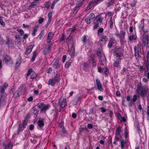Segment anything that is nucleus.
Segmentation results:
<instances>
[{"mask_svg": "<svg viewBox=\"0 0 149 149\" xmlns=\"http://www.w3.org/2000/svg\"><path fill=\"white\" fill-rule=\"evenodd\" d=\"M142 34H143V37L142 38L141 45L143 47H144L148 43L149 35L148 34V31L147 30H143V33Z\"/></svg>", "mask_w": 149, "mask_h": 149, "instance_id": "f257e3e1", "label": "nucleus"}, {"mask_svg": "<svg viewBox=\"0 0 149 149\" xmlns=\"http://www.w3.org/2000/svg\"><path fill=\"white\" fill-rule=\"evenodd\" d=\"M102 21V19L101 16L100 15L96 16L95 19L94 20V22L95 23L94 26V29H96L99 26V24L101 23Z\"/></svg>", "mask_w": 149, "mask_h": 149, "instance_id": "f03ea898", "label": "nucleus"}, {"mask_svg": "<svg viewBox=\"0 0 149 149\" xmlns=\"http://www.w3.org/2000/svg\"><path fill=\"white\" fill-rule=\"evenodd\" d=\"M3 60L8 65H12L13 63V60L11 59L10 56L7 55L5 56Z\"/></svg>", "mask_w": 149, "mask_h": 149, "instance_id": "7ed1b4c3", "label": "nucleus"}, {"mask_svg": "<svg viewBox=\"0 0 149 149\" xmlns=\"http://www.w3.org/2000/svg\"><path fill=\"white\" fill-rule=\"evenodd\" d=\"M98 56L100 57V61L101 65H104L106 63V59L104 56H102V53L101 52H97Z\"/></svg>", "mask_w": 149, "mask_h": 149, "instance_id": "20e7f679", "label": "nucleus"}, {"mask_svg": "<svg viewBox=\"0 0 149 149\" xmlns=\"http://www.w3.org/2000/svg\"><path fill=\"white\" fill-rule=\"evenodd\" d=\"M27 77L29 75H30L31 78L32 79L35 78L37 76L36 73L34 72L33 71L32 69H30L26 74Z\"/></svg>", "mask_w": 149, "mask_h": 149, "instance_id": "39448f33", "label": "nucleus"}, {"mask_svg": "<svg viewBox=\"0 0 149 149\" xmlns=\"http://www.w3.org/2000/svg\"><path fill=\"white\" fill-rule=\"evenodd\" d=\"M103 0H95L92 2H90L88 6L89 9L91 8L94 5H96Z\"/></svg>", "mask_w": 149, "mask_h": 149, "instance_id": "423d86ee", "label": "nucleus"}, {"mask_svg": "<svg viewBox=\"0 0 149 149\" xmlns=\"http://www.w3.org/2000/svg\"><path fill=\"white\" fill-rule=\"evenodd\" d=\"M96 86L98 90L100 91H102L103 89L100 81L98 78H97L96 79Z\"/></svg>", "mask_w": 149, "mask_h": 149, "instance_id": "0eeeda50", "label": "nucleus"}, {"mask_svg": "<svg viewBox=\"0 0 149 149\" xmlns=\"http://www.w3.org/2000/svg\"><path fill=\"white\" fill-rule=\"evenodd\" d=\"M107 39V38L106 36H103L100 40L99 43L101 46H102L105 43Z\"/></svg>", "mask_w": 149, "mask_h": 149, "instance_id": "6e6552de", "label": "nucleus"}, {"mask_svg": "<svg viewBox=\"0 0 149 149\" xmlns=\"http://www.w3.org/2000/svg\"><path fill=\"white\" fill-rule=\"evenodd\" d=\"M149 92V89H146L142 88L140 91V94L142 97H145L147 93Z\"/></svg>", "mask_w": 149, "mask_h": 149, "instance_id": "1a4fd4ad", "label": "nucleus"}, {"mask_svg": "<svg viewBox=\"0 0 149 149\" xmlns=\"http://www.w3.org/2000/svg\"><path fill=\"white\" fill-rule=\"evenodd\" d=\"M34 46V45L33 44L31 45H29L26 49L25 52V54L27 55H28L29 54L31 53L32 50V49Z\"/></svg>", "mask_w": 149, "mask_h": 149, "instance_id": "9d476101", "label": "nucleus"}, {"mask_svg": "<svg viewBox=\"0 0 149 149\" xmlns=\"http://www.w3.org/2000/svg\"><path fill=\"white\" fill-rule=\"evenodd\" d=\"M53 35L54 33L53 32H50L48 33L47 38V42L48 43L51 42Z\"/></svg>", "mask_w": 149, "mask_h": 149, "instance_id": "9b49d317", "label": "nucleus"}, {"mask_svg": "<svg viewBox=\"0 0 149 149\" xmlns=\"http://www.w3.org/2000/svg\"><path fill=\"white\" fill-rule=\"evenodd\" d=\"M125 33L123 31H121V34L119 37L120 39V42L123 43L125 42Z\"/></svg>", "mask_w": 149, "mask_h": 149, "instance_id": "f8f14e48", "label": "nucleus"}, {"mask_svg": "<svg viewBox=\"0 0 149 149\" xmlns=\"http://www.w3.org/2000/svg\"><path fill=\"white\" fill-rule=\"evenodd\" d=\"M144 20L143 19L141 22V23L139 24V29L141 30V33H143V30H143V28L144 26Z\"/></svg>", "mask_w": 149, "mask_h": 149, "instance_id": "ddd939ff", "label": "nucleus"}, {"mask_svg": "<svg viewBox=\"0 0 149 149\" xmlns=\"http://www.w3.org/2000/svg\"><path fill=\"white\" fill-rule=\"evenodd\" d=\"M43 119L39 120L38 122V125L39 127L41 128L44 125V123L43 122Z\"/></svg>", "mask_w": 149, "mask_h": 149, "instance_id": "4468645a", "label": "nucleus"}, {"mask_svg": "<svg viewBox=\"0 0 149 149\" xmlns=\"http://www.w3.org/2000/svg\"><path fill=\"white\" fill-rule=\"evenodd\" d=\"M69 54L72 57L74 56V47L72 46L69 52Z\"/></svg>", "mask_w": 149, "mask_h": 149, "instance_id": "2eb2a0df", "label": "nucleus"}, {"mask_svg": "<svg viewBox=\"0 0 149 149\" xmlns=\"http://www.w3.org/2000/svg\"><path fill=\"white\" fill-rule=\"evenodd\" d=\"M38 26H35L33 28V31L32 33V35L35 36L36 35V33L37 31Z\"/></svg>", "mask_w": 149, "mask_h": 149, "instance_id": "dca6fc26", "label": "nucleus"}, {"mask_svg": "<svg viewBox=\"0 0 149 149\" xmlns=\"http://www.w3.org/2000/svg\"><path fill=\"white\" fill-rule=\"evenodd\" d=\"M136 38L137 36L135 34L132 35L131 34L130 36L129 37V40L131 42H132L134 40L136 39Z\"/></svg>", "mask_w": 149, "mask_h": 149, "instance_id": "f3484780", "label": "nucleus"}, {"mask_svg": "<svg viewBox=\"0 0 149 149\" xmlns=\"http://www.w3.org/2000/svg\"><path fill=\"white\" fill-rule=\"evenodd\" d=\"M114 23L115 19H113L111 17L109 23V25L110 28H112L113 27V24Z\"/></svg>", "mask_w": 149, "mask_h": 149, "instance_id": "a211bd4d", "label": "nucleus"}, {"mask_svg": "<svg viewBox=\"0 0 149 149\" xmlns=\"http://www.w3.org/2000/svg\"><path fill=\"white\" fill-rule=\"evenodd\" d=\"M67 104L66 100L65 99H64L63 101L60 104V108L63 109L64 108Z\"/></svg>", "mask_w": 149, "mask_h": 149, "instance_id": "6ab92c4d", "label": "nucleus"}, {"mask_svg": "<svg viewBox=\"0 0 149 149\" xmlns=\"http://www.w3.org/2000/svg\"><path fill=\"white\" fill-rule=\"evenodd\" d=\"M49 105H45L44 104L42 108L40 109V111L41 112L46 111L49 109Z\"/></svg>", "mask_w": 149, "mask_h": 149, "instance_id": "aec40b11", "label": "nucleus"}, {"mask_svg": "<svg viewBox=\"0 0 149 149\" xmlns=\"http://www.w3.org/2000/svg\"><path fill=\"white\" fill-rule=\"evenodd\" d=\"M121 59L115 61L114 63L113 66L114 67H118L119 66L120 64V61Z\"/></svg>", "mask_w": 149, "mask_h": 149, "instance_id": "412c9836", "label": "nucleus"}, {"mask_svg": "<svg viewBox=\"0 0 149 149\" xmlns=\"http://www.w3.org/2000/svg\"><path fill=\"white\" fill-rule=\"evenodd\" d=\"M115 40L113 38H111L108 45V47L109 48L111 47L113 44L114 43Z\"/></svg>", "mask_w": 149, "mask_h": 149, "instance_id": "4be33fe9", "label": "nucleus"}, {"mask_svg": "<svg viewBox=\"0 0 149 149\" xmlns=\"http://www.w3.org/2000/svg\"><path fill=\"white\" fill-rule=\"evenodd\" d=\"M54 67L56 69H58L59 67L60 64L58 61L56 60L53 64Z\"/></svg>", "mask_w": 149, "mask_h": 149, "instance_id": "5701e85b", "label": "nucleus"}, {"mask_svg": "<svg viewBox=\"0 0 149 149\" xmlns=\"http://www.w3.org/2000/svg\"><path fill=\"white\" fill-rule=\"evenodd\" d=\"M55 80L54 81L53 79H50L48 81V85L54 86L56 84Z\"/></svg>", "mask_w": 149, "mask_h": 149, "instance_id": "b1692460", "label": "nucleus"}, {"mask_svg": "<svg viewBox=\"0 0 149 149\" xmlns=\"http://www.w3.org/2000/svg\"><path fill=\"white\" fill-rule=\"evenodd\" d=\"M37 51H35L33 52V56H32L31 59V61L32 62H33L34 61V60L35 59V58L37 56Z\"/></svg>", "mask_w": 149, "mask_h": 149, "instance_id": "393cba45", "label": "nucleus"}, {"mask_svg": "<svg viewBox=\"0 0 149 149\" xmlns=\"http://www.w3.org/2000/svg\"><path fill=\"white\" fill-rule=\"evenodd\" d=\"M24 129L22 125L21 124L19 125L18 128L17 133H19L22 132L23 130Z\"/></svg>", "mask_w": 149, "mask_h": 149, "instance_id": "a878e982", "label": "nucleus"}, {"mask_svg": "<svg viewBox=\"0 0 149 149\" xmlns=\"http://www.w3.org/2000/svg\"><path fill=\"white\" fill-rule=\"evenodd\" d=\"M118 116L119 119L120 120V121H123L124 122L126 121V119L124 117H122L121 116L120 114H118Z\"/></svg>", "mask_w": 149, "mask_h": 149, "instance_id": "bb28decb", "label": "nucleus"}, {"mask_svg": "<svg viewBox=\"0 0 149 149\" xmlns=\"http://www.w3.org/2000/svg\"><path fill=\"white\" fill-rule=\"evenodd\" d=\"M126 141L124 140H122L121 141V142H120L121 147L122 149L124 147L125 145L126 144Z\"/></svg>", "mask_w": 149, "mask_h": 149, "instance_id": "cd10ccee", "label": "nucleus"}, {"mask_svg": "<svg viewBox=\"0 0 149 149\" xmlns=\"http://www.w3.org/2000/svg\"><path fill=\"white\" fill-rule=\"evenodd\" d=\"M121 129L120 127H119L117 128L116 130V135H120V133L121 131Z\"/></svg>", "mask_w": 149, "mask_h": 149, "instance_id": "c85d7f7f", "label": "nucleus"}, {"mask_svg": "<svg viewBox=\"0 0 149 149\" xmlns=\"http://www.w3.org/2000/svg\"><path fill=\"white\" fill-rule=\"evenodd\" d=\"M6 44L8 46H10V44L12 45H13V44L10 42L9 38H8L7 39L6 41Z\"/></svg>", "mask_w": 149, "mask_h": 149, "instance_id": "c756f323", "label": "nucleus"}, {"mask_svg": "<svg viewBox=\"0 0 149 149\" xmlns=\"http://www.w3.org/2000/svg\"><path fill=\"white\" fill-rule=\"evenodd\" d=\"M53 79L54 80V81L55 80V82H56V81L59 82L60 81V79L59 78V77L58 75L56 74V75H55L54 77V78Z\"/></svg>", "mask_w": 149, "mask_h": 149, "instance_id": "7c9ffc66", "label": "nucleus"}, {"mask_svg": "<svg viewBox=\"0 0 149 149\" xmlns=\"http://www.w3.org/2000/svg\"><path fill=\"white\" fill-rule=\"evenodd\" d=\"M71 62L70 61L66 63L65 66V68H68L71 65Z\"/></svg>", "mask_w": 149, "mask_h": 149, "instance_id": "2f4dec72", "label": "nucleus"}, {"mask_svg": "<svg viewBox=\"0 0 149 149\" xmlns=\"http://www.w3.org/2000/svg\"><path fill=\"white\" fill-rule=\"evenodd\" d=\"M144 76L148 79H149V70L145 71L144 73Z\"/></svg>", "mask_w": 149, "mask_h": 149, "instance_id": "473e14b6", "label": "nucleus"}, {"mask_svg": "<svg viewBox=\"0 0 149 149\" xmlns=\"http://www.w3.org/2000/svg\"><path fill=\"white\" fill-rule=\"evenodd\" d=\"M114 54L115 56L117 57H119V58L123 56V54L121 53H117L115 52Z\"/></svg>", "mask_w": 149, "mask_h": 149, "instance_id": "72a5a7b5", "label": "nucleus"}, {"mask_svg": "<svg viewBox=\"0 0 149 149\" xmlns=\"http://www.w3.org/2000/svg\"><path fill=\"white\" fill-rule=\"evenodd\" d=\"M17 30L21 36H23L24 35V32L22 30L20 29H17Z\"/></svg>", "mask_w": 149, "mask_h": 149, "instance_id": "f704fd0d", "label": "nucleus"}, {"mask_svg": "<svg viewBox=\"0 0 149 149\" xmlns=\"http://www.w3.org/2000/svg\"><path fill=\"white\" fill-rule=\"evenodd\" d=\"M51 49V45H49L46 46L45 49V50L47 52H49L50 51Z\"/></svg>", "mask_w": 149, "mask_h": 149, "instance_id": "c9c22d12", "label": "nucleus"}, {"mask_svg": "<svg viewBox=\"0 0 149 149\" xmlns=\"http://www.w3.org/2000/svg\"><path fill=\"white\" fill-rule=\"evenodd\" d=\"M21 60L22 58L20 57H19L17 60V62L16 63V64H20L21 63Z\"/></svg>", "mask_w": 149, "mask_h": 149, "instance_id": "e433bc0d", "label": "nucleus"}, {"mask_svg": "<svg viewBox=\"0 0 149 149\" xmlns=\"http://www.w3.org/2000/svg\"><path fill=\"white\" fill-rule=\"evenodd\" d=\"M44 104L43 103H39L38 104V107L39 109H41Z\"/></svg>", "mask_w": 149, "mask_h": 149, "instance_id": "4c0bfd02", "label": "nucleus"}, {"mask_svg": "<svg viewBox=\"0 0 149 149\" xmlns=\"http://www.w3.org/2000/svg\"><path fill=\"white\" fill-rule=\"evenodd\" d=\"M44 19L43 18L40 17L38 21L39 24H41L42 22H44Z\"/></svg>", "mask_w": 149, "mask_h": 149, "instance_id": "58836bf2", "label": "nucleus"}, {"mask_svg": "<svg viewBox=\"0 0 149 149\" xmlns=\"http://www.w3.org/2000/svg\"><path fill=\"white\" fill-rule=\"evenodd\" d=\"M4 43V40L0 35V44H3Z\"/></svg>", "mask_w": 149, "mask_h": 149, "instance_id": "ea45409f", "label": "nucleus"}, {"mask_svg": "<svg viewBox=\"0 0 149 149\" xmlns=\"http://www.w3.org/2000/svg\"><path fill=\"white\" fill-rule=\"evenodd\" d=\"M27 124V123L26 121L25 120H24L23 123V124L22 125V127H23V128H24L26 127Z\"/></svg>", "mask_w": 149, "mask_h": 149, "instance_id": "a19ab883", "label": "nucleus"}, {"mask_svg": "<svg viewBox=\"0 0 149 149\" xmlns=\"http://www.w3.org/2000/svg\"><path fill=\"white\" fill-rule=\"evenodd\" d=\"M103 28H100V29L98 30V35L101 36V35L100 34V33H102L103 32Z\"/></svg>", "mask_w": 149, "mask_h": 149, "instance_id": "79ce46f5", "label": "nucleus"}, {"mask_svg": "<svg viewBox=\"0 0 149 149\" xmlns=\"http://www.w3.org/2000/svg\"><path fill=\"white\" fill-rule=\"evenodd\" d=\"M146 68L147 70H149V61L148 60L147 61L146 63Z\"/></svg>", "mask_w": 149, "mask_h": 149, "instance_id": "37998d69", "label": "nucleus"}, {"mask_svg": "<svg viewBox=\"0 0 149 149\" xmlns=\"http://www.w3.org/2000/svg\"><path fill=\"white\" fill-rule=\"evenodd\" d=\"M0 24L3 26L5 25V23L3 21L2 18L0 17Z\"/></svg>", "mask_w": 149, "mask_h": 149, "instance_id": "c03bdc74", "label": "nucleus"}, {"mask_svg": "<svg viewBox=\"0 0 149 149\" xmlns=\"http://www.w3.org/2000/svg\"><path fill=\"white\" fill-rule=\"evenodd\" d=\"M39 36L40 39H43L44 38V34L43 33H41L40 34Z\"/></svg>", "mask_w": 149, "mask_h": 149, "instance_id": "a18cd8bd", "label": "nucleus"}, {"mask_svg": "<svg viewBox=\"0 0 149 149\" xmlns=\"http://www.w3.org/2000/svg\"><path fill=\"white\" fill-rule=\"evenodd\" d=\"M113 13L111 12L107 13L106 14V16H108L109 17H111L112 16Z\"/></svg>", "mask_w": 149, "mask_h": 149, "instance_id": "49530a36", "label": "nucleus"}, {"mask_svg": "<svg viewBox=\"0 0 149 149\" xmlns=\"http://www.w3.org/2000/svg\"><path fill=\"white\" fill-rule=\"evenodd\" d=\"M36 5V3L35 2H31L30 5V7L33 8Z\"/></svg>", "mask_w": 149, "mask_h": 149, "instance_id": "de8ad7c7", "label": "nucleus"}, {"mask_svg": "<svg viewBox=\"0 0 149 149\" xmlns=\"http://www.w3.org/2000/svg\"><path fill=\"white\" fill-rule=\"evenodd\" d=\"M8 149H12L13 144L11 143H9L8 145Z\"/></svg>", "mask_w": 149, "mask_h": 149, "instance_id": "09e8293b", "label": "nucleus"}, {"mask_svg": "<svg viewBox=\"0 0 149 149\" xmlns=\"http://www.w3.org/2000/svg\"><path fill=\"white\" fill-rule=\"evenodd\" d=\"M147 115L148 118H149V106L147 107Z\"/></svg>", "mask_w": 149, "mask_h": 149, "instance_id": "8fccbe9b", "label": "nucleus"}, {"mask_svg": "<svg viewBox=\"0 0 149 149\" xmlns=\"http://www.w3.org/2000/svg\"><path fill=\"white\" fill-rule=\"evenodd\" d=\"M50 5V3L49 2H47L45 4V7L47 8H49Z\"/></svg>", "mask_w": 149, "mask_h": 149, "instance_id": "3c124183", "label": "nucleus"}, {"mask_svg": "<svg viewBox=\"0 0 149 149\" xmlns=\"http://www.w3.org/2000/svg\"><path fill=\"white\" fill-rule=\"evenodd\" d=\"M149 79H148V78H146L145 77H144L143 78V82L145 83H147L148 82V80Z\"/></svg>", "mask_w": 149, "mask_h": 149, "instance_id": "603ef678", "label": "nucleus"}, {"mask_svg": "<svg viewBox=\"0 0 149 149\" xmlns=\"http://www.w3.org/2000/svg\"><path fill=\"white\" fill-rule=\"evenodd\" d=\"M137 99V96L136 95H134L133 96V101L134 102H135L136 101Z\"/></svg>", "mask_w": 149, "mask_h": 149, "instance_id": "864d4df0", "label": "nucleus"}, {"mask_svg": "<svg viewBox=\"0 0 149 149\" xmlns=\"http://www.w3.org/2000/svg\"><path fill=\"white\" fill-rule=\"evenodd\" d=\"M5 89H4V88H2L1 86H0V92L1 93H3L5 91Z\"/></svg>", "mask_w": 149, "mask_h": 149, "instance_id": "5fc2aeb1", "label": "nucleus"}, {"mask_svg": "<svg viewBox=\"0 0 149 149\" xmlns=\"http://www.w3.org/2000/svg\"><path fill=\"white\" fill-rule=\"evenodd\" d=\"M139 52H135V56L136 58L139 57Z\"/></svg>", "mask_w": 149, "mask_h": 149, "instance_id": "6e6d98bb", "label": "nucleus"}, {"mask_svg": "<svg viewBox=\"0 0 149 149\" xmlns=\"http://www.w3.org/2000/svg\"><path fill=\"white\" fill-rule=\"evenodd\" d=\"M52 71V68H49L48 70H46V72L47 73H49L51 72Z\"/></svg>", "mask_w": 149, "mask_h": 149, "instance_id": "4d7b16f0", "label": "nucleus"}, {"mask_svg": "<svg viewBox=\"0 0 149 149\" xmlns=\"http://www.w3.org/2000/svg\"><path fill=\"white\" fill-rule=\"evenodd\" d=\"M85 21L88 24H90L91 22L90 19L88 18L85 19Z\"/></svg>", "mask_w": 149, "mask_h": 149, "instance_id": "13d9d810", "label": "nucleus"}, {"mask_svg": "<svg viewBox=\"0 0 149 149\" xmlns=\"http://www.w3.org/2000/svg\"><path fill=\"white\" fill-rule=\"evenodd\" d=\"M120 135H116V136L115 137L116 140V141H118L119 139V137Z\"/></svg>", "mask_w": 149, "mask_h": 149, "instance_id": "bf43d9fd", "label": "nucleus"}, {"mask_svg": "<svg viewBox=\"0 0 149 149\" xmlns=\"http://www.w3.org/2000/svg\"><path fill=\"white\" fill-rule=\"evenodd\" d=\"M100 109L101 110V112L102 113H104L106 111V110L104 107H101Z\"/></svg>", "mask_w": 149, "mask_h": 149, "instance_id": "052dcab7", "label": "nucleus"}, {"mask_svg": "<svg viewBox=\"0 0 149 149\" xmlns=\"http://www.w3.org/2000/svg\"><path fill=\"white\" fill-rule=\"evenodd\" d=\"M8 87V84L7 83H5L3 85V88L6 89Z\"/></svg>", "mask_w": 149, "mask_h": 149, "instance_id": "680f3d73", "label": "nucleus"}, {"mask_svg": "<svg viewBox=\"0 0 149 149\" xmlns=\"http://www.w3.org/2000/svg\"><path fill=\"white\" fill-rule=\"evenodd\" d=\"M34 127V126L33 125H31L29 126V129L31 130H32Z\"/></svg>", "mask_w": 149, "mask_h": 149, "instance_id": "e2e57ef3", "label": "nucleus"}, {"mask_svg": "<svg viewBox=\"0 0 149 149\" xmlns=\"http://www.w3.org/2000/svg\"><path fill=\"white\" fill-rule=\"evenodd\" d=\"M67 56L66 55H64L63 57V62H64L66 60Z\"/></svg>", "mask_w": 149, "mask_h": 149, "instance_id": "0e129e2a", "label": "nucleus"}, {"mask_svg": "<svg viewBox=\"0 0 149 149\" xmlns=\"http://www.w3.org/2000/svg\"><path fill=\"white\" fill-rule=\"evenodd\" d=\"M114 2V1H110L108 4L107 6L108 7L110 6L111 4H113V3Z\"/></svg>", "mask_w": 149, "mask_h": 149, "instance_id": "69168bd1", "label": "nucleus"}, {"mask_svg": "<svg viewBox=\"0 0 149 149\" xmlns=\"http://www.w3.org/2000/svg\"><path fill=\"white\" fill-rule=\"evenodd\" d=\"M38 111L37 109H35L33 111V113L34 115L37 114L38 112Z\"/></svg>", "mask_w": 149, "mask_h": 149, "instance_id": "338daca9", "label": "nucleus"}, {"mask_svg": "<svg viewBox=\"0 0 149 149\" xmlns=\"http://www.w3.org/2000/svg\"><path fill=\"white\" fill-rule=\"evenodd\" d=\"M89 17H91V19H93L94 18L95 16L94 13H91Z\"/></svg>", "mask_w": 149, "mask_h": 149, "instance_id": "774afa93", "label": "nucleus"}]
</instances>
